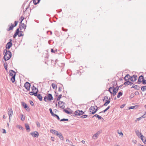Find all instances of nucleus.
<instances>
[{"label": "nucleus", "instance_id": "c756f323", "mask_svg": "<svg viewBox=\"0 0 146 146\" xmlns=\"http://www.w3.org/2000/svg\"><path fill=\"white\" fill-rule=\"evenodd\" d=\"M110 101L109 100H108L104 104V106H107L110 103Z\"/></svg>", "mask_w": 146, "mask_h": 146}, {"label": "nucleus", "instance_id": "c9c22d12", "mask_svg": "<svg viewBox=\"0 0 146 146\" xmlns=\"http://www.w3.org/2000/svg\"><path fill=\"white\" fill-rule=\"evenodd\" d=\"M110 108V106H108L107 108H106L105 110H103L102 112H103L104 113L106 111L108 110Z\"/></svg>", "mask_w": 146, "mask_h": 146}, {"label": "nucleus", "instance_id": "0eeeda50", "mask_svg": "<svg viewBox=\"0 0 146 146\" xmlns=\"http://www.w3.org/2000/svg\"><path fill=\"white\" fill-rule=\"evenodd\" d=\"M23 31H21L20 32H19V29H17L15 33L13 35V37L15 38L17 35H18L19 37L23 36V34L21 33V32H23Z\"/></svg>", "mask_w": 146, "mask_h": 146}, {"label": "nucleus", "instance_id": "2f4dec72", "mask_svg": "<svg viewBox=\"0 0 146 146\" xmlns=\"http://www.w3.org/2000/svg\"><path fill=\"white\" fill-rule=\"evenodd\" d=\"M17 127L18 128H19L20 129H23V127L19 125H18L17 126Z\"/></svg>", "mask_w": 146, "mask_h": 146}, {"label": "nucleus", "instance_id": "79ce46f5", "mask_svg": "<svg viewBox=\"0 0 146 146\" xmlns=\"http://www.w3.org/2000/svg\"><path fill=\"white\" fill-rule=\"evenodd\" d=\"M143 84H146V77L144 78L143 82Z\"/></svg>", "mask_w": 146, "mask_h": 146}, {"label": "nucleus", "instance_id": "0e129e2a", "mask_svg": "<svg viewBox=\"0 0 146 146\" xmlns=\"http://www.w3.org/2000/svg\"><path fill=\"white\" fill-rule=\"evenodd\" d=\"M116 146H119L118 145H117Z\"/></svg>", "mask_w": 146, "mask_h": 146}, {"label": "nucleus", "instance_id": "473e14b6", "mask_svg": "<svg viewBox=\"0 0 146 146\" xmlns=\"http://www.w3.org/2000/svg\"><path fill=\"white\" fill-rule=\"evenodd\" d=\"M4 67L6 70H7V63H4Z\"/></svg>", "mask_w": 146, "mask_h": 146}, {"label": "nucleus", "instance_id": "4d7b16f0", "mask_svg": "<svg viewBox=\"0 0 146 146\" xmlns=\"http://www.w3.org/2000/svg\"><path fill=\"white\" fill-rule=\"evenodd\" d=\"M82 142L84 144V143H85V141H84V140H82Z\"/></svg>", "mask_w": 146, "mask_h": 146}, {"label": "nucleus", "instance_id": "864d4df0", "mask_svg": "<svg viewBox=\"0 0 146 146\" xmlns=\"http://www.w3.org/2000/svg\"><path fill=\"white\" fill-rule=\"evenodd\" d=\"M51 51L52 52H53L54 53H55V51L53 49H51Z\"/></svg>", "mask_w": 146, "mask_h": 146}, {"label": "nucleus", "instance_id": "cd10ccee", "mask_svg": "<svg viewBox=\"0 0 146 146\" xmlns=\"http://www.w3.org/2000/svg\"><path fill=\"white\" fill-rule=\"evenodd\" d=\"M122 93L121 92H119L118 94V95L117 96V98H119L121 96H122Z\"/></svg>", "mask_w": 146, "mask_h": 146}, {"label": "nucleus", "instance_id": "4be33fe9", "mask_svg": "<svg viewBox=\"0 0 146 146\" xmlns=\"http://www.w3.org/2000/svg\"><path fill=\"white\" fill-rule=\"evenodd\" d=\"M99 134V132H97L94 135L93 137V139H97V138L98 137V136Z\"/></svg>", "mask_w": 146, "mask_h": 146}, {"label": "nucleus", "instance_id": "1a4fd4ad", "mask_svg": "<svg viewBox=\"0 0 146 146\" xmlns=\"http://www.w3.org/2000/svg\"><path fill=\"white\" fill-rule=\"evenodd\" d=\"M84 113V112L82 111H80L78 110L75 112L74 114L76 115H83Z\"/></svg>", "mask_w": 146, "mask_h": 146}, {"label": "nucleus", "instance_id": "b1692460", "mask_svg": "<svg viewBox=\"0 0 146 146\" xmlns=\"http://www.w3.org/2000/svg\"><path fill=\"white\" fill-rule=\"evenodd\" d=\"M52 86L53 89L56 90L57 88V86L56 84L54 83H52Z\"/></svg>", "mask_w": 146, "mask_h": 146}, {"label": "nucleus", "instance_id": "423d86ee", "mask_svg": "<svg viewBox=\"0 0 146 146\" xmlns=\"http://www.w3.org/2000/svg\"><path fill=\"white\" fill-rule=\"evenodd\" d=\"M97 107L96 106H94L90 107L89 109L90 112L92 114L95 113L97 111Z\"/></svg>", "mask_w": 146, "mask_h": 146}, {"label": "nucleus", "instance_id": "2eb2a0df", "mask_svg": "<svg viewBox=\"0 0 146 146\" xmlns=\"http://www.w3.org/2000/svg\"><path fill=\"white\" fill-rule=\"evenodd\" d=\"M9 111H8V115L9 116V119H10V117L12 116L13 114V111L11 108L9 109Z\"/></svg>", "mask_w": 146, "mask_h": 146}, {"label": "nucleus", "instance_id": "4468645a", "mask_svg": "<svg viewBox=\"0 0 146 146\" xmlns=\"http://www.w3.org/2000/svg\"><path fill=\"white\" fill-rule=\"evenodd\" d=\"M11 40L10 42H8L6 45V48L7 49H9L12 46V43L11 42Z\"/></svg>", "mask_w": 146, "mask_h": 146}, {"label": "nucleus", "instance_id": "680f3d73", "mask_svg": "<svg viewBox=\"0 0 146 146\" xmlns=\"http://www.w3.org/2000/svg\"><path fill=\"white\" fill-rule=\"evenodd\" d=\"M57 51V49H56V51Z\"/></svg>", "mask_w": 146, "mask_h": 146}, {"label": "nucleus", "instance_id": "f03ea898", "mask_svg": "<svg viewBox=\"0 0 146 146\" xmlns=\"http://www.w3.org/2000/svg\"><path fill=\"white\" fill-rule=\"evenodd\" d=\"M5 51L6 52L4 56V59L5 61H7L9 60L11 58V53L10 51H7L6 50H4V52H5Z\"/></svg>", "mask_w": 146, "mask_h": 146}, {"label": "nucleus", "instance_id": "58836bf2", "mask_svg": "<svg viewBox=\"0 0 146 146\" xmlns=\"http://www.w3.org/2000/svg\"><path fill=\"white\" fill-rule=\"evenodd\" d=\"M62 96V94L60 95H59V96H58V98H57V100L58 101L61 98V97Z\"/></svg>", "mask_w": 146, "mask_h": 146}, {"label": "nucleus", "instance_id": "bb28decb", "mask_svg": "<svg viewBox=\"0 0 146 146\" xmlns=\"http://www.w3.org/2000/svg\"><path fill=\"white\" fill-rule=\"evenodd\" d=\"M40 1V0H34L33 3L34 4L36 5Z\"/></svg>", "mask_w": 146, "mask_h": 146}, {"label": "nucleus", "instance_id": "f257e3e1", "mask_svg": "<svg viewBox=\"0 0 146 146\" xmlns=\"http://www.w3.org/2000/svg\"><path fill=\"white\" fill-rule=\"evenodd\" d=\"M119 90V87L117 86L115 88L111 87L109 89V91L110 93L112 94L113 96H115Z\"/></svg>", "mask_w": 146, "mask_h": 146}, {"label": "nucleus", "instance_id": "a878e982", "mask_svg": "<svg viewBox=\"0 0 146 146\" xmlns=\"http://www.w3.org/2000/svg\"><path fill=\"white\" fill-rule=\"evenodd\" d=\"M26 128L27 130H28L29 131H30L29 127L28 124H25Z\"/></svg>", "mask_w": 146, "mask_h": 146}, {"label": "nucleus", "instance_id": "e2e57ef3", "mask_svg": "<svg viewBox=\"0 0 146 146\" xmlns=\"http://www.w3.org/2000/svg\"><path fill=\"white\" fill-rule=\"evenodd\" d=\"M145 107H146V105H145Z\"/></svg>", "mask_w": 146, "mask_h": 146}, {"label": "nucleus", "instance_id": "20e7f679", "mask_svg": "<svg viewBox=\"0 0 146 146\" xmlns=\"http://www.w3.org/2000/svg\"><path fill=\"white\" fill-rule=\"evenodd\" d=\"M16 74V72L13 70H11L9 71V74L10 76H12L11 80L12 82L13 83L15 81Z\"/></svg>", "mask_w": 146, "mask_h": 146}, {"label": "nucleus", "instance_id": "aec40b11", "mask_svg": "<svg viewBox=\"0 0 146 146\" xmlns=\"http://www.w3.org/2000/svg\"><path fill=\"white\" fill-rule=\"evenodd\" d=\"M141 139L142 140L143 142L145 144H146V139L145 138L143 135L140 137Z\"/></svg>", "mask_w": 146, "mask_h": 146}, {"label": "nucleus", "instance_id": "09e8293b", "mask_svg": "<svg viewBox=\"0 0 146 146\" xmlns=\"http://www.w3.org/2000/svg\"><path fill=\"white\" fill-rule=\"evenodd\" d=\"M30 104L32 106H33V105H34V103H33V102L31 101H30Z\"/></svg>", "mask_w": 146, "mask_h": 146}, {"label": "nucleus", "instance_id": "de8ad7c7", "mask_svg": "<svg viewBox=\"0 0 146 146\" xmlns=\"http://www.w3.org/2000/svg\"><path fill=\"white\" fill-rule=\"evenodd\" d=\"M68 120L67 119H61L60 120V121H68Z\"/></svg>", "mask_w": 146, "mask_h": 146}, {"label": "nucleus", "instance_id": "7c9ffc66", "mask_svg": "<svg viewBox=\"0 0 146 146\" xmlns=\"http://www.w3.org/2000/svg\"><path fill=\"white\" fill-rule=\"evenodd\" d=\"M94 116H95L97 117L98 119H101L102 118V117L101 116H99L98 114H96Z\"/></svg>", "mask_w": 146, "mask_h": 146}, {"label": "nucleus", "instance_id": "f704fd0d", "mask_svg": "<svg viewBox=\"0 0 146 146\" xmlns=\"http://www.w3.org/2000/svg\"><path fill=\"white\" fill-rule=\"evenodd\" d=\"M21 120L23 121L25 120V117L23 115H21Z\"/></svg>", "mask_w": 146, "mask_h": 146}, {"label": "nucleus", "instance_id": "e433bc0d", "mask_svg": "<svg viewBox=\"0 0 146 146\" xmlns=\"http://www.w3.org/2000/svg\"><path fill=\"white\" fill-rule=\"evenodd\" d=\"M64 111L65 112H66V113L67 114H70V111L67 110H64Z\"/></svg>", "mask_w": 146, "mask_h": 146}, {"label": "nucleus", "instance_id": "bf43d9fd", "mask_svg": "<svg viewBox=\"0 0 146 146\" xmlns=\"http://www.w3.org/2000/svg\"><path fill=\"white\" fill-rule=\"evenodd\" d=\"M106 98H108V97L106 96H105V97H104V99H105Z\"/></svg>", "mask_w": 146, "mask_h": 146}, {"label": "nucleus", "instance_id": "69168bd1", "mask_svg": "<svg viewBox=\"0 0 146 146\" xmlns=\"http://www.w3.org/2000/svg\"><path fill=\"white\" fill-rule=\"evenodd\" d=\"M73 146H75V145H73Z\"/></svg>", "mask_w": 146, "mask_h": 146}, {"label": "nucleus", "instance_id": "5701e85b", "mask_svg": "<svg viewBox=\"0 0 146 146\" xmlns=\"http://www.w3.org/2000/svg\"><path fill=\"white\" fill-rule=\"evenodd\" d=\"M136 133L137 135L139 137H140L142 135L141 133L139 132V131H136Z\"/></svg>", "mask_w": 146, "mask_h": 146}, {"label": "nucleus", "instance_id": "dca6fc26", "mask_svg": "<svg viewBox=\"0 0 146 146\" xmlns=\"http://www.w3.org/2000/svg\"><path fill=\"white\" fill-rule=\"evenodd\" d=\"M31 134L33 137H38V133L37 132L31 133Z\"/></svg>", "mask_w": 146, "mask_h": 146}, {"label": "nucleus", "instance_id": "72a5a7b5", "mask_svg": "<svg viewBox=\"0 0 146 146\" xmlns=\"http://www.w3.org/2000/svg\"><path fill=\"white\" fill-rule=\"evenodd\" d=\"M49 111H50V112L52 115L53 116L55 114H54L52 111V110L51 108L49 109Z\"/></svg>", "mask_w": 146, "mask_h": 146}, {"label": "nucleus", "instance_id": "f3484780", "mask_svg": "<svg viewBox=\"0 0 146 146\" xmlns=\"http://www.w3.org/2000/svg\"><path fill=\"white\" fill-rule=\"evenodd\" d=\"M56 135L58 136L60 139L62 140H63V137L60 133L58 132Z\"/></svg>", "mask_w": 146, "mask_h": 146}, {"label": "nucleus", "instance_id": "f8f14e48", "mask_svg": "<svg viewBox=\"0 0 146 146\" xmlns=\"http://www.w3.org/2000/svg\"><path fill=\"white\" fill-rule=\"evenodd\" d=\"M26 27V25L25 24H24V23H22L21 25H20L19 26V28L21 29V30H22V29H23V31H24Z\"/></svg>", "mask_w": 146, "mask_h": 146}, {"label": "nucleus", "instance_id": "39448f33", "mask_svg": "<svg viewBox=\"0 0 146 146\" xmlns=\"http://www.w3.org/2000/svg\"><path fill=\"white\" fill-rule=\"evenodd\" d=\"M53 97L51 94H48L45 97L44 100L45 102H48L53 100Z\"/></svg>", "mask_w": 146, "mask_h": 146}, {"label": "nucleus", "instance_id": "ddd939ff", "mask_svg": "<svg viewBox=\"0 0 146 146\" xmlns=\"http://www.w3.org/2000/svg\"><path fill=\"white\" fill-rule=\"evenodd\" d=\"M22 104L24 108L27 111H29L30 110L29 108L27 105L24 102H22Z\"/></svg>", "mask_w": 146, "mask_h": 146}, {"label": "nucleus", "instance_id": "5fc2aeb1", "mask_svg": "<svg viewBox=\"0 0 146 146\" xmlns=\"http://www.w3.org/2000/svg\"><path fill=\"white\" fill-rule=\"evenodd\" d=\"M143 117V116H142V117H139V118H137V120H138V121L140 120L141 119V118H142Z\"/></svg>", "mask_w": 146, "mask_h": 146}, {"label": "nucleus", "instance_id": "9d476101", "mask_svg": "<svg viewBox=\"0 0 146 146\" xmlns=\"http://www.w3.org/2000/svg\"><path fill=\"white\" fill-rule=\"evenodd\" d=\"M58 106L60 108L62 109L64 108L65 107L64 102L61 101H59L58 102Z\"/></svg>", "mask_w": 146, "mask_h": 146}, {"label": "nucleus", "instance_id": "3c124183", "mask_svg": "<svg viewBox=\"0 0 146 146\" xmlns=\"http://www.w3.org/2000/svg\"><path fill=\"white\" fill-rule=\"evenodd\" d=\"M2 130H3V132H2L3 133H6L5 130V129H3Z\"/></svg>", "mask_w": 146, "mask_h": 146}, {"label": "nucleus", "instance_id": "37998d69", "mask_svg": "<svg viewBox=\"0 0 146 146\" xmlns=\"http://www.w3.org/2000/svg\"><path fill=\"white\" fill-rule=\"evenodd\" d=\"M53 116H54V117H56L58 120H59L60 119V118H59V116L58 115H57L54 114V115Z\"/></svg>", "mask_w": 146, "mask_h": 146}, {"label": "nucleus", "instance_id": "6e6d98bb", "mask_svg": "<svg viewBox=\"0 0 146 146\" xmlns=\"http://www.w3.org/2000/svg\"><path fill=\"white\" fill-rule=\"evenodd\" d=\"M146 116V112H145V114L143 115V117L144 118Z\"/></svg>", "mask_w": 146, "mask_h": 146}, {"label": "nucleus", "instance_id": "c85d7f7f", "mask_svg": "<svg viewBox=\"0 0 146 146\" xmlns=\"http://www.w3.org/2000/svg\"><path fill=\"white\" fill-rule=\"evenodd\" d=\"M37 98L39 99L40 101H41L42 100V96L39 94L38 95Z\"/></svg>", "mask_w": 146, "mask_h": 146}, {"label": "nucleus", "instance_id": "13d9d810", "mask_svg": "<svg viewBox=\"0 0 146 146\" xmlns=\"http://www.w3.org/2000/svg\"><path fill=\"white\" fill-rule=\"evenodd\" d=\"M124 106V105H122V106H121L120 108H123Z\"/></svg>", "mask_w": 146, "mask_h": 146}, {"label": "nucleus", "instance_id": "ea45409f", "mask_svg": "<svg viewBox=\"0 0 146 146\" xmlns=\"http://www.w3.org/2000/svg\"><path fill=\"white\" fill-rule=\"evenodd\" d=\"M141 90L143 91H144L146 90V86H144L141 88Z\"/></svg>", "mask_w": 146, "mask_h": 146}, {"label": "nucleus", "instance_id": "c03bdc74", "mask_svg": "<svg viewBox=\"0 0 146 146\" xmlns=\"http://www.w3.org/2000/svg\"><path fill=\"white\" fill-rule=\"evenodd\" d=\"M36 124L38 127H40V123L38 122H36Z\"/></svg>", "mask_w": 146, "mask_h": 146}, {"label": "nucleus", "instance_id": "412c9836", "mask_svg": "<svg viewBox=\"0 0 146 146\" xmlns=\"http://www.w3.org/2000/svg\"><path fill=\"white\" fill-rule=\"evenodd\" d=\"M50 131L53 134L56 135L58 131L54 129H51Z\"/></svg>", "mask_w": 146, "mask_h": 146}, {"label": "nucleus", "instance_id": "393cba45", "mask_svg": "<svg viewBox=\"0 0 146 146\" xmlns=\"http://www.w3.org/2000/svg\"><path fill=\"white\" fill-rule=\"evenodd\" d=\"M132 84V82L129 81H127L126 82H125L124 83V84L125 85H131Z\"/></svg>", "mask_w": 146, "mask_h": 146}, {"label": "nucleus", "instance_id": "7ed1b4c3", "mask_svg": "<svg viewBox=\"0 0 146 146\" xmlns=\"http://www.w3.org/2000/svg\"><path fill=\"white\" fill-rule=\"evenodd\" d=\"M31 88L32 91L30 92V94L31 95H34L35 96H36L38 91V89L34 86L32 87Z\"/></svg>", "mask_w": 146, "mask_h": 146}, {"label": "nucleus", "instance_id": "8fccbe9b", "mask_svg": "<svg viewBox=\"0 0 146 146\" xmlns=\"http://www.w3.org/2000/svg\"><path fill=\"white\" fill-rule=\"evenodd\" d=\"M118 133L119 135H120L121 136H123V133L121 132L119 133Z\"/></svg>", "mask_w": 146, "mask_h": 146}, {"label": "nucleus", "instance_id": "6ab92c4d", "mask_svg": "<svg viewBox=\"0 0 146 146\" xmlns=\"http://www.w3.org/2000/svg\"><path fill=\"white\" fill-rule=\"evenodd\" d=\"M144 78L143 77V76H140L139 77L138 81L139 82H142L143 83V82Z\"/></svg>", "mask_w": 146, "mask_h": 146}, {"label": "nucleus", "instance_id": "6e6552de", "mask_svg": "<svg viewBox=\"0 0 146 146\" xmlns=\"http://www.w3.org/2000/svg\"><path fill=\"white\" fill-rule=\"evenodd\" d=\"M18 23V22L16 21L15 22V25L11 23L10 25H9V28L7 29V31H9L10 30H12L13 28L15 26H16Z\"/></svg>", "mask_w": 146, "mask_h": 146}, {"label": "nucleus", "instance_id": "4c0bfd02", "mask_svg": "<svg viewBox=\"0 0 146 146\" xmlns=\"http://www.w3.org/2000/svg\"><path fill=\"white\" fill-rule=\"evenodd\" d=\"M23 19H24L23 17V16H21L20 17V20L21 21V23Z\"/></svg>", "mask_w": 146, "mask_h": 146}, {"label": "nucleus", "instance_id": "9b49d317", "mask_svg": "<svg viewBox=\"0 0 146 146\" xmlns=\"http://www.w3.org/2000/svg\"><path fill=\"white\" fill-rule=\"evenodd\" d=\"M30 84L28 82H26L25 83L24 85L26 89H27L28 90H29L30 87Z\"/></svg>", "mask_w": 146, "mask_h": 146}, {"label": "nucleus", "instance_id": "49530a36", "mask_svg": "<svg viewBox=\"0 0 146 146\" xmlns=\"http://www.w3.org/2000/svg\"><path fill=\"white\" fill-rule=\"evenodd\" d=\"M128 75H127L125 76L124 78V79L125 80H127L128 78Z\"/></svg>", "mask_w": 146, "mask_h": 146}, {"label": "nucleus", "instance_id": "a19ab883", "mask_svg": "<svg viewBox=\"0 0 146 146\" xmlns=\"http://www.w3.org/2000/svg\"><path fill=\"white\" fill-rule=\"evenodd\" d=\"M87 115H85L81 116V117L82 118H84L87 117Z\"/></svg>", "mask_w": 146, "mask_h": 146}, {"label": "nucleus", "instance_id": "a18cd8bd", "mask_svg": "<svg viewBox=\"0 0 146 146\" xmlns=\"http://www.w3.org/2000/svg\"><path fill=\"white\" fill-rule=\"evenodd\" d=\"M136 106H131L129 108V109H135V108Z\"/></svg>", "mask_w": 146, "mask_h": 146}, {"label": "nucleus", "instance_id": "052dcab7", "mask_svg": "<svg viewBox=\"0 0 146 146\" xmlns=\"http://www.w3.org/2000/svg\"><path fill=\"white\" fill-rule=\"evenodd\" d=\"M3 118H6V117H5V115H3Z\"/></svg>", "mask_w": 146, "mask_h": 146}, {"label": "nucleus", "instance_id": "603ef678", "mask_svg": "<svg viewBox=\"0 0 146 146\" xmlns=\"http://www.w3.org/2000/svg\"><path fill=\"white\" fill-rule=\"evenodd\" d=\"M51 139L52 141H54V137H52L51 138Z\"/></svg>", "mask_w": 146, "mask_h": 146}, {"label": "nucleus", "instance_id": "a211bd4d", "mask_svg": "<svg viewBox=\"0 0 146 146\" xmlns=\"http://www.w3.org/2000/svg\"><path fill=\"white\" fill-rule=\"evenodd\" d=\"M131 81L133 82H134L135 81L137 80V76L133 75L130 78Z\"/></svg>", "mask_w": 146, "mask_h": 146}]
</instances>
